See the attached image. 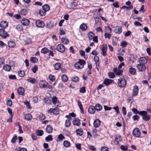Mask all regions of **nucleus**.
I'll list each match as a JSON object with an SVG mask.
<instances>
[{
  "label": "nucleus",
  "mask_w": 151,
  "mask_h": 151,
  "mask_svg": "<svg viewBox=\"0 0 151 151\" xmlns=\"http://www.w3.org/2000/svg\"><path fill=\"white\" fill-rule=\"evenodd\" d=\"M147 113L146 111H141L139 112V114L141 116H143L142 119L145 121H148L150 118V116L147 115Z\"/></svg>",
  "instance_id": "nucleus-1"
},
{
  "label": "nucleus",
  "mask_w": 151,
  "mask_h": 151,
  "mask_svg": "<svg viewBox=\"0 0 151 151\" xmlns=\"http://www.w3.org/2000/svg\"><path fill=\"white\" fill-rule=\"evenodd\" d=\"M117 84L118 86L121 88L125 87L126 85V80L122 78H120L118 80Z\"/></svg>",
  "instance_id": "nucleus-2"
},
{
  "label": "nucleus",
  "mask_w": 151,
  "mask_h": 151,
  "mask_svg": "<svg viewBox=\"0 0 151 151\" xmlns=\"http://www.w3.org/2000/svg\"><path fill=\"white\" fill-rule=\"evenodd\" d=\"M56 50L61 53H63L65 50L64 46L62 44H59L56 47Z\"/></svg>",
  "instance_id": "nucleus-3"
},
{
  "label": "nucleus",
  "mask_w": 151,
  "mask_h": 151,
  "mask_svg": "<svg viewBox=\"0 0 151 151\" xmlns=\"http://www.w3.org/2000/svg\"><path fill=\"white\" fill-rule=\"evenodd\" d=\"M0 36L3 38H6L9 36V35L4 30V29H0Z\"/></svg>",
  "instance_id": "nucleus-4"
},
{
  "label": "nucleus",
  "mask_w": 151,
  "mask_h": 151,
  "mask_svg": "<svg viewBox=\"0 0 151 151\" xmlns=\"http://www.w3.org/2000/svg\"><path fill=\"white\" fill-rule=\"evenodd\" d=\"M141 133L139 129L137 128H135L133 131V135L136 137H139Z\"/></svg>",
  "instance_id": "nucleus-5"
},
{
  "label": "nucleus",
  "mask_w": 151,
  "mask_h": 151,
  "mask_svg": "<svg viewBox=\"0 0 151 151\" xmlns=\"http://www.w3.org/2000/svg\"><path fill=\"white\" fill-rule=\"evenodd\" d=\"M48 83L46 81L44 80L40 81L39 83L40 87L41 88H45L47 87Z\"/></svg>",
  "instance_id": "nucleus-6"
},
{
  "label": "nucleus",
  "mask_w": 151,
  "mask_h": 151,
  "mask_svg": "<svg viewBox=\"0 0 151 151\" xmlns=\"http://www.w3.org/2000/svg\"><path fill=\"white\" fill-rule=\"evenodd\" d=\"M48 113H53L54 114L57 115L59 114V111L58 108H55L53 109H50L48 111Z\"/></svg>",
  "instance_id": "nucleus-7"
},
{
  "label": "nucleus",
  "mask_w": 151,
  "mask_h": 151,
  "mask_svg": "<svg viewBox=\"0 0 151 151\" xmlns=\"http://www.w3.org/2000/svg\"><path fill=\"white\" fill-rule=\"evenodd\" d=\"M36 26L39 27L43 28L45 25L44 22L40 20H37L35 22Z\"/></svg>",
  "instance_id": "nucleus-8"
},
{
  "label": "nucleus",
  "mask_w": 151,
  "mask_h": 151,
  "mask_svg": "<svg viewBox=\"0 0 151 151\" xmlns=\"http://www.w3.org/2000/svg\"><path fill=\"white\" fill-rule=\"evenodd\" d=\"M138 91L139 89L138 86L136 85L134 86L132 92V97H134L137 95L138 93Z\"/></svg>",
  "instance_id": "nucleus-9"
},
{
  "label": "nucleus",
  "mask_w": 151,
  "mask_h": 151,
  "mask_svg": "<svg viewBox=\"0 0 151 151\" xmlns=\"http://www.w3.org/2000/svg\"><path fill=\"white\" fill-rule=\"evenodd\" d=\"M137 68L139 71H143L146 69V67L144 65L140 63L137 65Z\"/></svg>",
  "instance_id": "nucleus-10"
},
{
  "label": "nucleus",
  "mask_w": 151,
  "mask_h": 151,
  "mask_svg": "<svg viewBox=\"0 0 151 151\" xmlns=\"http://www.w3.org/2000/svg\"><path fill=\"white\" fill-rule=\"evenodd\" d=\"M52 102L55 106L58 107L60 104V103L58 100L56 96H54L52 98Z\"/></svg>",
  "instance_id": "nucleus-11"
},
{
  "label": "nucleus",
  "mask_w": 151,
  "mask_h": 151,
  "mask_svg": "<svg viewBox=\"0 0 151 151\" xmlns=\"http://www.w3.org/2000/svg\"><path fill=\"white\" fill-rule=\"evenodd\" d=\"M107 50V46L106 44L103 45L101 49L102 51L101 54L104 56H106V53Z\"/></svg>",
  "instance_id": "nucleus-12"
},
{
  "label": "nucleus",
  "mask_w": 151,
  "mask_h": 151,
  "mask_svg": "<svg viewBox=\"0 0 151 151\" xmlns=\"http://www.w3.org/2000/svg\"><path fill=\"white\" fill-rule=\"evenodd\" d=\"M114 72L116 75H121L122 74L123 71L117 68H114L113 69Z\"/></svg>",
  "instance_id": "nucleus-13"
},
{
  "label": "nucleus",
  "mask_w": 151,
  "mask_h": 151,
  "mask_svg": "<svg viewBox=\"0 0 151 151\" xmlns=\"http://www.w3.org/2000/svg\"><path fill=\"white\" fill-rule=\"evenodd\" d=\"M114 32L116 34H120L122 32V27L119 26L115 27L114 29Z\"/></svg>",
  "instance_id": "nucleus-14"
},
{
  "label": "nucleus",
  "mask_w": 151,
  "mask_h": 151,
  "mask_svg": "<svg viewBox=\"0 0 151 151\" xmlns=\"http://www.w3.org/2000/svg\"><path fill=\"white\" fill-rule=\"evenodd\" d=\"M8 26V23L6 21H2L0 24V26L2 29H5Z\"/></svg>",
  "instance_id": "nucleus-15"
},
{
  "label": "nucleus",
  "mask_w": 151,
  "mask_h": 151,
  "mask_svg": "<svg viewBox=\"0 0 151 151\" xmlns=\"http://www.w3.org/2000/svg\"><path fill=\"white\" fill-rule=\"evenodd\" d=\"M18 94L20 95H24V90L23 88L20 87L17 89Z\"/></svg>",
  "instance_id": "nucleus-16"
},
{
  "label": "nucleus",
  "mask_w": 151,
  "mask_h": 151,
  "mask_svg": "<svg viewBox=\"0 0 151 151\" xmlns=\"http://www.w3.org/2000/svg\"><path fill=\"white\" fill-rule=\"evenodd\" d=\"M100 121L99 119H97L95 120L94 121L93 124V126L96 128H97L100 126Z\"/></svg>",
  "instance_id": "nucleus-17"
},
{
  "label": "nucleus",
  "mask_w": 151,
  "mask_h": 151,
  "mask_svg": "<svg viewBox=\"0 0 151 151\" xmlns=\"http://www.w3.org/2000/svg\"><path fill=\"white\" fill-rule=\"evenodd\" d=\"M73 122V125H74L79 126L81 124L80 120L77 118H74Z\"/></svg>",
  "instance_id": "nucleus-18"
},
{
  "label": "nucleus",
  "mask_w": 151,
  "mask_h": 151,
  "mask_svg": "<svg viewBox=\"0 0 151 151\" xmlns=\"http://www.w3.org/2000/svg\"><path fill=\"white\" fill-rule=\"evenodd\" d=\"M29 20L26 19H23L21 21L22 24L24 26H27L28 25L29 23Z\"/></svg>",
  "instance_id": "nucleus-19"
},
{
  "label": "nucleus",
  "mask_w": 151,
  "mask_h": 151,
  "mask_svg": "<svg viewBox=\"0 0 151 151\" xmlns=\"http://www.w3.org/2000/svg\"><path fill=\"white\" fill-rule=\"evenodd\" d=\"M139 62L140 64H145L147 62V59L145 57H142L140 58Z\"/></svg>",
  "instance_id": "nucleus-20"
},
{
  "label": "nucleus",
  "mask_w": 151,
  "mask_h": 151,
  "mask_svg": "<svg viewBox=\"0 0 151 151\" xmlns=\"http://www.w3.org/2000/svg\"><path fill=\"white\" fill-rule=\"evenodd\" d=\"M88 111V112L91 114H94L96 111L95 107L92 106H90Z\"/></svg>",
  "instance_id": "nucleus-21"
},
{
  "label": "nucleus",
  "mask_w": 151,
  "mask_h": 151,
  "mask_svg": "<svg viewBox=\"0 0 151 151\" xmlns=\"http://www.w3.org/2000/svg\"><path fill=\"white\" fill-rule=\"evenodd\" d=\"M113 80L107 78H106L104 80L103 83L106 85L108 86L112 83Z\"/></svg>",
  "instance_id": "nucleus-22"
},
{
  "label": "nucleus",
  "mask_w": 151,
  "mask_h": 151,
  "mask_svg": "<svg viewBox=\"0 0 151 151\" xmlns=\"http://www.w3.org/2000/svg\"><path fill=\"white\" fill-rule=\"evenodd\" d=\"M79 27L81 30L84 31L86 30L87 29V26L86 24L83 23L80 25Z\"/></svg>",
  "instance_id": "nucleus-23"
},
{
  "label": "nucleus",
  "mask_w": 151,
  "mask_h": 151,
  "mask_svg": "<svg viewBox=\"0 0 151 151\" xmlns=\"http://www.w3.org/2000/svg\"><path fill=\"white\" fill-rule=\"evenodd\" d=\"M46 130L47 133H51L53 130L52 127L50 125H47V126Z\"/></svg>",
  "instance_id": "nucleus-24"
},
{
  "label": "nucleus",
  "mask_w": 151,
  "mask_h": 151,
  "mask_svg": "<svg viewBox=\"0 0 151 151\" xmlns=\"http://www.w3.org/2000/svg\"><path fill=\"white\" fill-rule=\"evenodd\" d=\"M122 141V139L121 137L119 136H116L114 140V142L116 144L118 145L119 143V142Z\"/></svg>",
  "instance_id": "nucleus-25"
},
{
  "label": "nucleus",
  "mask_w": 151,
  "mask_h": 151,
  "mask_svg": "<svg viewBox=\"0 0 151 151\" xmlns=\"http://www.w3.org/2000/svg\"><path fill=\"white\" fill-rule=\"evenodd\" d=\"M4 69L7 71H9L11 69V67L10 65L6 64L3 67Z\"/></svg>",
  "instance_id": "nucleus-26"
},
{
  "label": "nucleus",
  "mask_w": 151,
  "mask_h": 151,
  "mask_svg": "<svg viewBox=\"0 0 151 151\" xmlns=\"http://www.w3.org/2000/svg\"><path fill=\"white\" fill-rule=\"evenodd\" d=\"M27 81L32 84H34L35 83L36 80L35 78L30 77L28 78L27 79Z\"/></svg>",
  "instance_id": "nucleus-27"
},
{
  "label": "nucleus",
  "mask_w": 151,
  "mask_h": 151,
  "mask_svg": "<svg viewBox=\"0 0 151 151\" xmlns=\"http://www.w3.org/2000/svg\"><path fill=\"white\" fill-rule=\"evenodd\" d=\"M8 45L9 47L13 48L16 45L15 42L13 41H10L8 42Z\"/></svg>",
  "instance_id": "nucleus-28"
},
{
  "label": "nucleus",
  "mask_w": 151,
  "mask_h": 151,
  "mask_svg": "<svg viewBox=\"0 0 151 151\" xmlns=\"http://www.w3.org/2000/svg\"><path fill=\"white\" fill-rule=\"evenodd\" d=\"M136 70L134 68L131 67L129 69V73L132 75H134L136 73Z\"/></svg>",
  "instance_id": "nucleus-29"
},
{
  "label": "nucleus",
  "mask_w": 151,
  "mask_h": 151,
  "mask_svg": "<svg viewBox=\"0 0 151 151\" xmlns=\"http://www.w3.org/2000/svg\"><path fill=\"white\" fill-rule=\"evenodd\" d=\"M24 119L27 120H30L32 119L31 115L29 114H26L24 116Z\"/></svg>",
  "instance_id": "nucleus-30"
},
{
  "label": "nucleus",
  "mask_w": 151,
  "mask_h": 151,
  "mask_svg": "<svg viewBox=\"0 0 151 151\" xmlns=\"http://www.w3.org/2000/svg\"><path fill=\"white\" fill-rule=\"evenodd\" d=\"M95 108L96 110L98 111H99L101 110L102 109V106L101 105L99 104H97L95 106Z\"/></svg>",
  "instance_id": "nucleus-31"
},
{
  "label": "nucleus",
  "mask_w": 151,
  "mask_h": 151,
  "mask_svg": "<svg viewBox=\"0 0 151 151\" xmlns=\"http://www.w3.org/2000/svg\"><path fill=\"white\" fill-rule=\"evenodd\" d=\"M78 62L81 66V68H82L83 67L84 65L86 64L85 61L83 60L79 59Z\"/></svg>",
  "instance_id": "nucleus-32"
},
{
  "label": "nucleus",
  "mask_w": 151,
  "mask_h": 151,
  "mask_svg": "<svg viewBox=\"0 0 151 151\" xmlns=\"http://www.w3.org/2000/svg\"><path fill=\"white\" fill-rule=\"evenodd\" d=\"M61 41L63 44L66 45L68 44L69 42L67 38L64 37L61 39Z\"/></svg>",
  "instance_id": "nucleus-33"
},
{
  "label": "nucleus",
  "mask_w": 151,
  "mask_h": 151,
  "mask_svg": "<svg viewBox=\"0 0 151 151\" xmlns=\"http://www.w3.org/2000/svg\"><path fill=\"white\" fill-rule=\"evenodd\" d=\"M28 11L26 9H23L20 12V14L22 15L25 16L28 13Z\"/></svg>",
  "instance_id": "nucleus-34"
},
{
  "label": "nucleus",
  "mask_w": 151,
  "mask_h": 151,
  "mask_svg": "<svg viewBox=\"0 0 151 151\" xmlns=\"http://www.w3.org/2000/svg\"><path fill=\"white\" fill-rule=\"evenodd\" d=\"M78 105L81 111V113H83V108L81 103L80 101H78Z\"/></svg>",
  "instance_id": "nucleus-35"
},
{
  "label": "nucleus",
  "mask_w": 151,
  "mask_h": 151,
  "mask_svg": "<svg viewBox=\"0 0 151 151\" xmlns=\"http://www.w3.org/2000/svg\"><path fill=\"white\" fill-rule=\"evenodd\" d=\"M76 132L77 134L79 136H81L83 134V130L81 129L76 130Z\"/></svg>",
  "instance_id": "nucleus-36"
},
{
  "label": "nucleus",
  "mask_w": 151,
  "mask_h": 151,
  "mask_svg": "<svg viewBox=\"0 0 151 151\" xmlns=\"http://www.w3.org/2000/svg\"><path fill=\"white\" fill-rule=\"evenodd\" d=\"M62 81L64 82H66L68 80V76L65 75H63L61 76Z\"/></svg>",
  "instance_id": "nucleus-37"
},
{
  "label": "nucleus",
  "mask_w": 151,
  "mask_h": 151,
  "mask_svg": "<svg viewBox=\"0 0 151 151\" xmlns=\"http://www.w3.org/2000/svg\"><path fill=\"white\" fill-rule=\"evenodd\" d=\"M49 52V50L46 47H44L42 49L41 52L43 54H46Z\"/></svg>",
  "instance_id": "nucleus-38"
},
{
  "label": "nucleus",
  "mask_w": 151,
  "mask_h": 151,
  "mask_svg": "<svg viewBox=\"0 0 151 151\" xmlns=\"http://www.w3.org/2000/svg\"><path fill=\"white\" fill-rule=\"evenodd\" d=\"M88 35L89 39L92 40L94 37V34L93 32H90L88 33Z\"/></svg>",
  "instance_id": "nucleus-39"
},
{
  "label": "nucleus",
  "mask_w": 151,
  "mask_h": 151,
  "mask_svg": "<svg viewBox=\"0 0 151 151\" xmlns=\"http://www.w3.org/2000/svg\"><path fill=\"white\" fill-rule=\"evenodd\" d=\"M42 9L46 12L48 11L50 9V7L47 4H45L42 7Z\"/></svg>",
  "instance_id": "nucleus-40"
},
{
  "label": "nucleus",
  "mask_w": 151,
  "mask_h": 151,
  "mask_svg": "<svg viewBox=\"0 0 151 151\" xmlns=\"http://www.w3.org/2000/svg\"><path fill=\"white\" fill-rule=\"evenodd\" d=\"M49 80L52 82H54L55 80V76L52 75H50L48 76Z\"/></svg>",
  "instance_id": "nucleus-41"
},
{
  "label": "nucleus",
  "mask_w": 151,
  "mask_h": 151,
  "mask_svg": "<svg viewBox=\"0 0 151 151\" xmlns=\"http://www.w3.org/2000/svg\"><path fill=\"white\" fill-rule=\"evenodd\" d=\"M63 145L66 147H69L70 145V142L68 141H65L63 143Z\"/></svg>",
  "instance_id": "nucleus-42"
},
{
  "label": "nucleus",
  "mask_w": 151,
  "mask_h": 151,
  "mask_svg": "<svg viewBox=\"0 0 151 151\" xmlns=\"http://www.w3.org/2000/svg\"><path fill=\"white\" fill-rule=\"evenodd\" d=\"M16 29L19 31H21L22 30L23 28L22 27V26L21 24H18L17 25L16 28Z\"/></svg>",
  "instance_id": "nucleus-43"
},
{
  "label": "nucleus",
  "mask_w": 151,
  "mask_h": 151,
  "mask_svg": "<svg viewBox=\"0 0 151 151\" xmlns=\"http://www.w3.org/2000/svg\"><path fill=\"white\" fill-rule=\"evenodd\" d=\"M70 120L67 119L66 120L65 125V126L66 127H68L70 126L71 124Z\"/></svg>",
  "instance_id": "nucleus-44"
},
{
  "label": "nucleus",
  "mask_w": 151,
  "mask_h": 151,
  "mask_svg": "<svg viewBox=\"0 0 151 151\" xmlns=\"http://www.w3.org/2000/svg\"><path fill=\"white\" fill-rule=\"evenodd\" d=\"M53 139L51 135H49L45 138V140L47 142L51 141Z\"/></svg>",
  "instance_id": "nucleus-45"
},
{
  "label": "nucleus",
  "mask_w": 151,
  "mask_h": 151,
  "mask_svg": "<svg viewBox=\"0 0 151 151\" xmlns=\"http://www.w3.org/2000/svg\"><path fill=\"white\" fill-rule=\"evenodd\" d=\"M55 70H58L61 68V65L60 63H56L54 65Z\"/></svg>",
  "instance_id": "nucleus-46"
},
{
  "label": "nucleus",
  "mask_w": 151,
  "mask_h": 151,
  "mask_svg": "<svg viewBox=\"0 0 151 151\" xmlns=\"http://www.w3.org/2000/svg\"><path fill=\"white\" fill-rule=\"evenodd\" d=\"M111 28L109 26H107L105 27L106 32L108 33H111Z\"/></svg>",
  "instance_id": "nucleus-47"
},
{
  "label": "nucleus",
  "mask_w": 151,
  "mask_h": 151,
  "mask_svg": "<svg viewBox=\"0 0 151 151\" xmlns=\"http://www.w3.org/2000/svg\"><path fill=\"white\" fill-rule=\"evenodd\" d=\"M38 59L35 57H32L30 58L31 61L33 63H35L38 61Z\"/></svg>",
  "instance_id": "nucleus-48"
},
{
  "label": "nucleus",
  "mask_w": 151,
  "mask_h": 151,
  "mask_svg": "<svg viewBox=\"0 0 151 151\" xmlns=\"http://www.w3.org/2000/svg\"><path fill=\"white\" fill-rule=\"evenodd\" d=\"M44 134L43 131L42 130H38L37 132V135L38 136H41Z\"/></svg>",
  "instance_id": "nucleus-49"
},
{
  "label": "nucleus",
  "mask_w": 151,
  "mask_h": 151,
  "mask_svg": "<svg viewBox=\"0 0 151 151\" xmlns=\"http://www.w3.org/2000/svg\"><path fill=\"white\" fill-rule=\"evenodd\" d=\"M46 12L43 9H42L40 10L39 13L40 15L44 16L46 15Z\"/></svg>",
  "instance_id": "nucleus-50"
},
{
  "label": "nucleus",
  "mask_w": 151,
  "mask_h": 151,
  "mask_svg": "<svg viewBox=\"0 0 151 151\" xmlns=\"http://www.w3.org/2000/svg\"><path fill=\"white\" fill-rule=\"evenodd\" d=\"M72 81L74 82H77L79 81V78L76 76H74L72 78Z\"/></svg>",
  "instance_id": "nucleus-51"
},
{
  "label": "nucleus",
  "mask_w": 151,
  "mask_h": 151,
  "mask_svg": "<svg viewBox=\"0 0 151 151\" xmlns=\"http://www.w3.org/2000/svg\"><path fill=\"white\" fill-rule=\"evenodd\" d=\"M75 67L77 69H81L82 68H81V66L79 64V63L78 62L77 63H76L74 65Z\"/></svg>",
  "instance_id": "nucleus-52"
},
{
  "label": "nucleus",
  "mask_w": 151,
  "mask_h": 151,
  "mask_svg": "<svg viewBox=\"0 0 151 151\" xmlns=\"http://www.w3.org/2000/svg\"><path fill=\"white\" fill-rule=\"evenodd\" d=\"M32 70L33 73H35L38 70V67L36 65H35L33 67Z\"/></svg>",
  "instance_id": "nucleus-53"
},
{
  "label": "nucleus",
  "mask_w": 151,
  "mask_h": 151,
  "mask_svg": "<svg viewBox=\"0 0 151 151\" xmlns=\"http://www.w3.org/2000/svg\"><path fill=\"white\" fill-rule=\"evenodd\" d=\"M18 74L20 77H23L24 75L25 72L23 70L19 71Z\"/></svg>",
  "instance_id": "nucleus-54"
},
{
  "label": "nucleus",
  "mask_w": 151,
  "mask_h": 151,
  "mask_svg": "<svg viewBox=\"0 0 151 151\" xmlns=\"http://www.w3.org/2000/svg\"><path fill=\"white\" fill-rule=\"evenodd\" d=\"M17 139V137L16 135L14 136L12 139L11 142L12 143H14L16 142V140Z\"/></svg>",
  "instance_id": "nucleus-55"
},
{
  "label": "nucleus",
  "mask_w": 151,
  "mask_h": 151,
  "mask_svg": "<svg viewBox=\"0 0 151 151\" xmlns=\"http://www.w3.org/2000/svg\"><path fill=\"white\" fill-rule=\"evenodd\" d=\"M108 76L109 78H113L115 76V75L114 73L111 72H110L109 73Z\"/></svg>",
  "instance_id": "nucleus-56"
},
{
  "label": "nucleus",
  "mask_w": 151,
  "mask_h": 151,
  "mask_svg": "<svg viewBox=\"0 0 151 151\" xmlns=\"http://www.w3.org/2000/svg\"><path fill=\"white\" fill-rule=\"evenodd\" d=\"M121 149L123 150L126 151L127 150L128 148L127 146L122 145L120 147Z\"/></svg>",
  "instance_id": "nucleus-57"
},
{
  "label": "nucleus",
  "mask_w": 151,
  "mask_h": 151,
  "mask_svg": "<svg viewBox=\"0 0 151 151\" xmlns=\"http://www.w3.org/2000/svg\"><path fill=\"white\" fill-rule=\"evenodd\" d=\"M111 36V35L110 34V33H109L105 32L104 34V36L106 38H108L109 39H110Z\"/></svg>",
  "instance_id": "nucleus-58"
},
{
  "label": "nucleus",
  "mask_w": 151,
  "mask_h": 151,
  "mask_svg": "<svg viewBox=\"0 0 151 151\" xmlns=\"http://www.w3.org/2000/svg\"><path fill=\"white\" fill-rule=\"evenodd\" d=\"M133 119L134 120H138L139 119V117L138 115H136L132 117Z\"/></svg>",
  "instance_id": "nucleus-59"
},
{
  "label": "nucleus",
  "mask_w": 151,
  "mask_h": 151,
  "mask_svg": "<svg viewBox=\"0 0 151 151\" xmlns=\"http://www.w3.org/2000/svg\"><path fill=\"white\" fill-rule=\"evenodd\" d=\"M86 91V88L85 87L81 88L80 89V91L81 93H84Z\"/></svg>",
  "instance_id": "nucleus-60"
},
{
  "label": "nucleus",
  "mask_w": 151,
  "mask_h": 151,
  "mask_svg": "<svg viewBox=\"0 0 151 151\" xmlns=\"http://www.w3.org/2000/svg\"><path fill=\"white\" fill-rule=\"evenodd\" d=\"M58 138L60 140H62L65 139V137L62 134H60L58 136Z\"/></svg>",
  "instance_id": "nucleus-61"
},
{
  "label": "nucleus",
  "mask_w": 151,
  "mask_h": 151,
  "mask_svg": "<svg viewBox=\"0 0 151 151\" xmlns=\"http://www.w3.org/2000/svg\"><path fill=\"white\" fill-rule=\"evenodd\" d=\"M127 45V42L125 41H123L121 43V45L122 48L125 47Z\"/></svg>",
  "instance_id": "nucleus-62"
},
{
  "label": "nucleus",
  "mask_w": 151,
  "mask_h": 151,
  "mask_svg": "<svg viewBox=\"0 0 151 151\" xmlns=\"http://www.w3.org/2000/svg\"><path fill=\"white\" fill-rule=\"evenodd\" d=\"M6 104L7 105L10 106L12 104V101L11 99L8 100L6 102Z\"/></svg>",
  "instance_id": "nucleus-63"
},
{
  "label": "nucleus",
  "mask_w": 151,
  "mask_h": 151,
  "mask_svg": "<svg viewBox=\"0 0 151 151\" xmlns=\"http://www.w3.org/2000/svg\"><path fill=\"white\" fill-rule=\"evenodd\" d=\"M101 151H108L109 148L106 147H103L101 149Z\"/></svg>",
  "instance_id": "nucleus-64"
}]
</instances>
